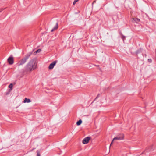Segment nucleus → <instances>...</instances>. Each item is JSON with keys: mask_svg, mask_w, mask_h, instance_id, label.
Instances as JSON below:
<instances>
[{"mask_svg": "<svg viewBox=\"0 0 156 156\" xmlns=\"http://www.w3.org/2000/svg\"><path fill=\"white\" fill-rule=\"evenodd\" d=\"M58 23H56L55 26L54 27L53 29L51 31V32H53L54 30H56L58 28Z\"/></svg>", "mask_w": 156, "mask_h": 156, "instance_id": "obj_9", "label": "nucleus"}, {"mask_svg": "<svg viewBox=\"0 0 156 156\" xmlns=\"http://www.w3.org/2000/svg\"><path fill=\"white\" fill-rule=\"evenodd\" d=\"M124 135L123 134H120L113 138V140H122L124 139Z\"/></svg>", "mask_w": 156, "mask_h": 156, "instance_id": "obj_3", "label": "nucleus"}, {"mask_svg": "<svg viewBox=\"0 0 156 156\" xmlns=\"http://www.w3.org/2000/svg\"><path fill=\"white\" fill-rule=\"evenodd\" d=\"M132 21L133 22L138 23L140 21V20L138 18H133L132 19Z\"/></svg>", "mask_w": 156, "mask_h": 156, "instance_id": "obj_7", "label": "nucleus"}, {"mask_svg": "<svg viewBox=\"0 0 156 156\" xmlns=\"http://www.w3.org/2000/svg\"><path fill=\"white\" fill-rule=\"evenodd\" d=\"M148 61L149 62H151L152 61V60L151 59H148Z\"/></svg>", "mask_w": 156, "mask_h": 156, "instance_id": "obj_14", "label": "nucleus"}, {"mask_svg": "<svg viewBox=\"0 0 156 156\" xmlns=\"http://www.w3.org/2000/svg\"><path fill=\"white\" fill-rule=\"evenodd\" d=\"M37 63L36 59L35 58L30 60L26 66V70L30 72L34 70L36 68Z\"/></svg>", "mask_w": 156, "mask_h": 156, "instance_id": "obj_1", "label": "nucleus"}, {"mask_svg": "<svg viewBox=\"0 0 156 156\" xmlns=\"http://www.w3.org/2000/svg\"><path fill=\"white\" fill-rule=\"evenodd\" d=\"M8 61L10 65L14 63L13 58L12 57H10L8 59Z\"/></svg>", "mask_w": 156, "mask_h": 156, "instance_id": "obj_5", "label": "nucleus"}, {"mask_svg": "<svg viewBox=\"0 0 156 156\" xmlns=\"http://www.w3.org/2000/svg\"><path fill=\"white\" fill-rule=\"evenodd\" d=\"M31 102L30 100L29 99L26 98H25L24 100L23 101L24 103H30Z\"/></svg>", "mask_w": 156, "mask_h": 156, "instance_id": "obj_8", "label": "nucleus"}, {"mask_svg": "<svg viewBox=\"0 0 156 156\" xmlns=\"http://www.w3.org/2000/svg\"><path fill=\"white\" fill-rule=\"evenodd\" d=\"M95 2V1H94V2H93V3H94V2Z\"/></svg>", "mask_w": 156, "mask_h": 156, "instance_id": "obj_20", "label": "nucleus"}, {"mask_svg": "<svg viewBox=\"0 0 156 156\" xmlns=\"http://www.w3.org/2000/svg\"><path fill=\"white\" fill-rule=\"evenodd\" d=\"M90 137H87L85 138H84L83 141H82V143L84 144H87L89 140H90Z\"/></svg>", "mask_w": 156, "mask_h": 156, "instance_id": "obj_4", "label": "nucleus"}, {"mask_svg": "<svg viewBox=\"0 0 156 156\" xmlns=\"http://www.w3.org/2000/svg\"><path fill=\"white\" fill-rule=\"evenodd\" d=\"M37 156H40V155L38 153L37 154Z\"/></svg>", "mask_w": 156, "mask_h": 156, "instance_id": "obj_17", "label": "nucleus"}, {"mask_svg": "<svg viewBox=\"0 0 156 156\" xmlns=\"http://www.w3.org/2000/svg\"><path fill=\"white\" fill-rule=\"evenodd\" d=\"M4 9H2V10H3Z\"/></svg>", "mask_w": 156, "mask_h": 156, "instance_id": "obj_18", "label": "nucleus"}, {"mask_svg": "<svg viewBox=\"0 0 156 156\" xmlns=\"http://www.w3.org/2000/svg\"><path fill=\"white\" fill-rule=\"evenodd\" d=\"M115 140H113H113H112V141L111 143V144H113V141H115Z\"/></svg>", "mask_w": 156, "mask_h": 156, "instance_id": "obj_15", "label": "nucleus"}, {"mask_svg": "<svg viewBox=\"0 0 156 156\" xmlns=\"http://www.w3.org/2000/svg\"><path fill=\"white\" fill-rule=\"evenodd\" d=\"M77 2L75 0V1H74V2H73V5H74Z\"/></svg>", "mask_w": 156, "mask_h": 156, "instance_id": "obj_13", "label": "nucleus"}, {"mask_svg": "<svg viewBox=\"0 0 156 156\" xmlns=\"http://www.w3.org/2000/svg\"><path fill=\"white\" fill-rule=\"evenodd\" d=\"M115 140H113H113H112V141L111 143V144H113V141H115Z\"/></svg>", "mask_w": 156, "mask_h": 156, "instance_id": "obj_16", "label": "nucleus"}, {"mask_svg": "<svg viewBox=\"0 0 156 156\" xmlns=\"http://www.w3.org/2000/svg\"><path fill=\"white\" fill-rule=\"evenodd\" d=\"M32 54V52H29L28 53L24 58H23L18 62L17 63L18 66H20L24 64Z\"/></svg>", "mask_w": 156, "mask_h": 156, "instance_id": "obj_2", "label": "nucleus"}, {"mask_svg": "<svg viewBox=\"0 0 156 156\" xmlns=\"http://www.w3.org/2000/svg\"><path fill=\"white\" fill-rule=\"evenodd\" d=\"M41 51V49H38L36 51H35L34 52V53H38L40 52Z\"/></svg>", "mask_w": 156, "mask_h": 156, "instance_id": "obj_11", "label": "nucleus"}, {"mask_svg": "<svg viewBox=\"0 0 156 156\" xmlns=\"http://www.w3.org/2000/svg\"><path fill=\"white\" fill-rule=\"evenodd\" d=\"M82 121L80 119L76 122V125L77 126H79L82 123Z\"/></svg>", "mask_w": 156, "mask_h": 156, "instance_id": "obj_10", "label": "nucleus"}, {"mask_svg": "<svg viewBox=\"0 0 156 156\" xmlns=\"http://www.w3.org/2000/svg\"><path fill=\"white\" fill-rule=\"evenodd\" d=\"M12 87H13V85L12 84H10L9 85V87L10 89H11V90L12 89Z\"/></svg>", "mask_w": 156, "mask_h": 156, "instance_id": "obj_12", "label": "nucleus"}, {"mask_svg": "<svg viewBox=\"0 0 156 156\" xmlns=\"http://www.w3.org/2000/svg\"><path fill=\"white\" fill-rule=\"evenodd\" d=\"M112 144H111V143L110 144V146H111L112 145Z\"/></svg>", "mask_w": 156, "mask_h": 156, "instance_id": "obj_19", "label": "nucleus"}, {"mask_svg": "<svg viewBox=\"0 0 156 156\" xmlns=\"http://www.w3.org/2000/svg\"><path fill=\"white\" fill-rule=\"evenodd\" d=\"M57 61H54L52 63H51L49 66L48 68L49 69H53L54 66L56 63Z\"/></svg>", "mask_w": 156, "mask_h": 156, "instance_id": "obj_6", "label": "nucleus"}]
</instances>
